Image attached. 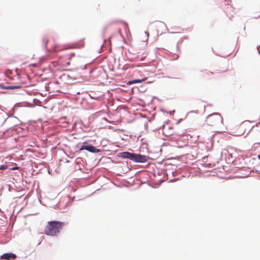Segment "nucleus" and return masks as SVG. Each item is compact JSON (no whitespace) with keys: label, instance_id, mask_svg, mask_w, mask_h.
Returning <instances> with one entry per match:
<instances>
[{"label":"nucleus","instance_id":"obj_6","mask_svg":"<svg viewBox=\"0 0 260 260\" xmlns=\"http://www.w3.org/2000/svg\"><path fill=\"white\" fill-rule=\"evenodd\" d=\"M83 150H86L92 153H96L100 152L101 151L100 149H96L95 147L89 145H82L79 149L80 151H82Z\"/></svg>","mask_w":260,"mask_h":260},{"label":"nucleus","instance_id":"obj_3","mask_svg":"<svg viewBox=\"0 0 260 260\" xmlns=\"http://www.w3.org/2000/svg\"><path fill=\"white\" fill-rule=\"evenodd\" d=\"M121 156L124 158H129L137 162H146L148 159V157L146 155L131 153L128 152L122 153Z\"/></svg>","mask_w":260,"mask_h":260},{"label":"nucleus","instance_id":"obj_2","mask_svg":"<svg viewBox=\"0 0 260 260\" xmlns=\"http://www.w3.org/2000/svg\"><path fill=\"white\" fill-rule=\"evenodd\" d=\"M6 75L10 79L16 81L17 83L21 84H26L28 79V77L25 73L19 74L17 70H7L6 72Z\"/></svg>","mask_w":260,"mask_h":260},{"label":"nucleus","instance_id":"obj_11","mask_svg":"<svg viewBox=\"0 0 260 260\" xmlns=\"http://www.w3.org/2000/svg\"><path fill=\"white\" fill-rule=\"evenodd\" d=\"M18 167H17L13 168H9V166L8 165H0V170L9 169L10 170H18Z\"/></svg>","mask_w":260,"mask_h":260},{"label":"nucleus","instance_id":"obj_4","mask_svg":"<svg viewBox=\"0 0 260 260\" xmlns=\"http://www.w3.org/2000/svg\"><path fill=\"white\" fill-rule=\"evenodd\" d=\"M223 118L218 113H213L208 115L206 120V123L210 126H215L222 123Z\"/></svg>","mask_w":260,"mask_h":260},{"label":"nucleus","instance_id":"obj_16","mask_svg":"<svg viewBox=\"0 0 260 260\" xmlns=\"http://www.w3.org/2000/svg\"><path fill=\"white\" fill-rule=\"evenodd\" d=\"M257 157L259 159H260V154L257 156Z\"/></svg>","mask_w":260,"mask_h":260},{"label":"nucleus","instance_id":"obj_5","mask_svg":"<svg viewBox=\"0 0 260 260\" xmlns=\"http://www.w3.org/2000/svg\"><path fill=\"white\" fill-rule=\"evenodd\" d=\"M253 126L251 125V123L249 121H245L243 122L239 127L240 131L241 134L244 135L248 133L252 128Z\"/></svg>","mask_w":260,"mask_h":260},{"label":"nucleus","instance_id":"obj_1","mask_svg":"<svg viewBox=\"0 0 260 260\" xmlns=\"http://www.w3.org/2000/svg\"><path fill=\"white\" fill-rule=\"evenodd\" d=\"M64 226V223L59 221H50L47 223L44 234L48 236H57Z\"/></svg>","mask_w":260,"mask_h":260},{"label":"nucleus","instance_id":"obj_12","mask_svg":"<svg viewBox=\"0 0 260 260\" xmlns=\"http://www.w3.org/2000/svg\"><path fill=\"white\" fill-rule=\"evenodd\" d=\"M146 79H147V78H143V79H142L133 80H132L131 81H129V84H135V83H141V82L145 81Z\"/></svg>","mask_w":260,"mask_h":260},{"label":"nucleus","instance_id":"obj_15","mask_svg":"<svg viewBox=\"0 0 260 260\" xmlns=\"http://www.w3.org/2000/svg\"><path fill=\"white\" fill-rule=\"evenodd\" d=\"M44 41L45 44H46L48 42V40L47 39H44Z\"/></svg>","mask_w":260,"mask_h":260},{"label":"nucleus","instance_id":"obj_7","mask_svg":"<svg viewBox=\"0 0 260 260\" xmlns=\"http://www.w3.org/2000/svg\"><path fill=\"white\" fill-rule=\"evenodd\" d=\"M83 150H86L92 153H96L100 152L101 151L100 149H96L95 147L89 145H82L79 149L80 151H82Z\"/></svg>","mask_w":260,"mask_h":260},{"label":"nucleus","instance_id":"obj_14","mask_svg":"<svg viewBox=\"0 0 260 260\" xmlns=\"http://www.w3.org/2000/svg\"><path fill=\"white\" fill-rule=\"evenodd\" d=\"M75 56V53H72L70 54V56L69 57V59L71 60L72 57H74Z\"/></svg>","mask_w":260,"mask_h":260},{"label":"nucleus","instance_id":"obj_8","mask_svg":"<svg viewBox=\"0 0 260 260\" xmlns=\"http://www.w3.org/2000/svg\"><path fill=\"white\" fill-rule=\"evenodd\" d=\"M1 258L9 260L10 258L15 259L16 258L15 254L12 253H6L1 255Z\"/></svg>","mask_w":260,"mask_h":260},{"label":"nucleus","instance_id":"obj_10","mask_svg":"<svg viewBox=\"0 0 260 260\" xmlns=\"http://www.w3.org/2000/svg\"><path fill=\"white\" fill-rule=\"evenodd\" d=\"M213 74V73L211 72H209L207 71L203 72L201 74V77L204 79H209L208 76L210 75Z\"/></svg>","mask_w":260,"mask_h":260},{"label":"nucleus","instance_id":"obj_13","mask_svg":"<svg viewBox=\"0 0 260 260\" xmlns=\"http://www.w3.org/2000/svg\"><path fill=\"white\" fill-rule=\"evenodd\" d=\"M21 87V85H17V86H8L6 87L5 88L7 89H14L16 88H20Z\"/></svg>","mask_w":260,"mask_h":260},{"label":"nucleus","instance_id":"obj_9","mask_svg":"<svg viewBox=\"0 0 260 260\" xmlns=\"http://www.w3.org/2000/svg\"><path fill=\"white\" fill-rule=\"evenodd\" d=\"M84 46V43L83 41H81L80 42H76L74 43L72 46L70 47L71 48H81L83 47Z\"/></svg>","mask_w":260,"mask_h":260}]
</instances>
